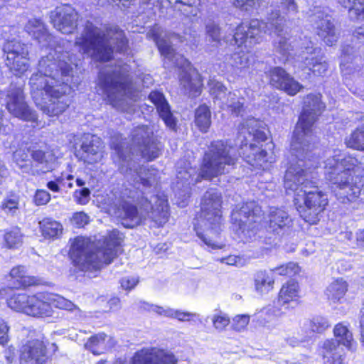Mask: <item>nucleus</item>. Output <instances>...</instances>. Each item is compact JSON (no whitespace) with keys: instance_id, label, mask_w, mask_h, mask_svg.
Wrapping results in <instances>:
<instances>
[{"instance_id":"obj_45","label":"nucleus","mask_w":364,"mask_h":364,"mask_svg":"<svg viewBox=\"0 0 364 364\" xmlns=\"http://www.w3.org/2000/svg\"><path fill=\"white\" fill-rule=\"evenodd\" d=\"M226 60L232 67L237 69L247 68L250 65L249 54L242 50L234 53Z\"/></svg>"},{"instance_id":"obj_21","label":"nucleus","mask_w":364,"mask_h":364,"mask_svg":"<svg viewBox=\"0 0 364 364\" xmlns=\"http://www.w3.org/2000/svg\"><path fill=\"white\" fill-rule=\"evenodd\" d=\"M79 15L70 6L57 7L50 13L51 22L58 31L70 34L76 29Z\"/></svg>"},{"instance_id":"obj_63","label":"nucleus","mask_w":364,"mask_h":364,"mask_svg":"<svg viewBox=\"0 0 364 364\" xmlns=\"http://www.w3.org/2000/svg\"><path fill=\"white\" fill-rule=\"evenodd\" d=\"M4 97H6V95L4 92L0 90V134L6 132V127L3 124V117H4V111L2 109V107L4 105L3 101L4 102Z\"/></svg>"},{"instance_id":"obj_9","label":"nucleus","mask_w":364,"mask_h":364,"mask_svg":"<svg viewBox=\"0 0 364 364\" xmlns=\"http://www.w3.org/2000/svg\"><path fill=\"white\" fill-rule=\"evenodd\" d=\"M130 71V66L124 63L115 65L99 74L98 85L106 100L122 112L127 111L137 97Z\"/></svg>"},{"instance_id":"obj_54","label":"nucleus","mask_w":364,"mask_h":364,"mask_svg":"<svg viewBox=\"0 0 364 364\" xmlns=\"http://www.w3.org/2000/svg\"><path fill=\"white\" fill-rule=\"evenodd\" d=\"M218 260L222 263L235 266H243L245 262L243 257L237 255H229L228 257H221L218 259Z\"/></svg>"},{"instance_id":"obj_15","label":"nucleus","mask_w":364,"mask_h":364,"mask_svg":"<svg viewBox=\"0 0 364 364\" xmlns=\"http://www.w3.org/2000/svg\"><path fill=\"white\" fill-rule=\"evenodd\" d=\"M6 65L16 75L24 73L29 68L28 47L17 39L6 41L3 46Z\"/></svg>"},{"instance_id":"obj_40","label":"nucleus","mask_w":364,"mask_h":364,"mask_svg":"<svg viewBox=\"0 0 364 364\" xmlns=\"http://www.w3.org/2000/svg\"><path fill=\"white\" fill-rule=\"evenodd\" d=\"M345 143L349 148L364 152V129L359 127L355 129L346 138Z\"/></svg>"},{"instance_id":"obj_52","label":"nucleus","mask_w":364,"mask_h":364,"mask_svg":"<svg viewBox=\"0 0 364 364\" xmlns=\"http://www.w3.org/2000/svg\"><path fill=\"white\" fill-rule=\"evenodd\" d=\"M90 191L87 188H82L74 192L73 198L75 201L80 205H85L90 200Z\"/></svg>"},{"instance_id":"obj_23","label":"nucleus","mask_w":364,"mask_h":364,"mask_svg":"<svg viewBox=\"0 0 364 364\" xmlns=\"http://www.w3.org/2000/svg\"><path fill=\"white\" fill-rule=\"evenodd\" d=\"M267 224V231L274 235L282 236L290 230L293 221L289 214L284 209L271 207Z\"/></svg>"},{"instance_id":"obj_29","label":"nucleus","mask_w":364,"mask_h":364,"mask_svg":"<svg viewBox=\"0 0 364 364\" xmlns=\"http://www.w3.org/2000/svg\"><path fill=\"white\" fill-rule=\"evenodd\" d=\"M299 284L293 280L284 284L280 289L277 301L278 306H280L285 311L294 309L298 304Z\"/></svg>"},{"instance_id":"obj_33","label":"nucleus","mask_w":364,"mask_h":364,"mask_svg":"<svg viewBox=\"0 0 364 364\" xmlns=\"http://www.w3.org/2000/svg\"><path fill=\"white\" fill-rule=\"evenodd\" d=\"M285 314L286 311L280 306H278L277 302H274L273 305H269L261 309L255 316L261 325L267 326L274 318Z\"/></svg>"},{"instance_id":"obj_13","label":"nucleus","mask_w":364,"mask_h":364,"mask_svg":"<svg viewBox=\"0 0 364 364\" xmlns=\"http://www.w3.org/2000/svg\"><path fill=\"white\" fill-rule=\"evenodd\" d=\"M154 41L161 55L169 61L171 65L183 70L180 74V83L185 92L193 96L200 94L202 87L200 76L193 68L191 63L183 56L175 52L168 39L156 36Z\"/></svg>"},{"instance_id":"obj_35","label":"nucleus","mask_w":364,"mask_h":364,"mask_svg":"<svg viewBox=\"0 0 364 364\" xmlns=\"http://www.w3.org/2000/svg\"><path fill=\"white\" fill-rule=\"evenodd\" d=\"M10 276L16 281V287H27L38 284L37 279L28 275L23 266L14 267L10 272Z\"/></svg>"},{"instance_id":"obj_38","label":"nucleus","mask_w":364,"mask_h":364,"mask_svg":"<svg viewBox=\"0 0 364 364\" xmlns=\"http://www.w3.org/2000/svg\"><path fill=\"white\" fill-rule=\"evenodd\" d=\"M195 124L200 132L206 133L208 131L211 124V112L207 105H200L196 109Z\"/></svg>"},{"instance_id":"obj_37","label":"nucleus","mask_w":364,"mask_h":364,"mask_svg":"<svg viewBox=\"0 0 364 364\" xmlns=\"http://www.w3.org/2000/svg\"><path fill=\"white\" fill-rule=\"evenodd\" d=\"M32 148H20L14 153V161L23 173H31L32 161L29 157Z\"/></svg>"},{"instance_id":"obj_28","label":"nucleus","mask_w":364,"mask_h":364,"mask_svg":"<svg viewBox=\"0 0 364 364\" xmlns=\"http://www.w3.org/2000/svg\"><path fill=\"white\" fill-rule=\"evenodd\" d=\"M25 30L43 47L54 46L53 37L48 32L44 23L37 18H32L25 26Z\"/></svg>"},{"instance_id":"obj_61","label":"nucleus","mask_w":364,"mask_h":364,"mask_svg":"<svg viewBox=\"0 0 364 364\" xmlns=\"http://www.w3.org/2000/svg\"><path fill=\"white\" fill-rule=\"evenodd\" d=\"M175 4H181L188 7H194L190 13L193 16L197 15L196 6L200 4V0H176Z\"/></svg>"},{"instance_id":"obj_2","label":"nucleus","mask_w":364,"mask_h":364,"mask_svg":"<svg viewBox=\"0 0 364 364\" xmlns=\"http://www.w3.org/2000/svg\"><path fill=\"white\" fill-rule=\"evenodd\" d=\"M77 66V58L60 46L50 48L38 63V73L30 78L31 94L36 106L48 116H56L68 107L66 95L70 90L68 83L73 69Z\"/></svg>"},{"instance_id":"obj_11","label":"nucleus","mask_w":364,"mask_h":364,"mask_svg":"<svg viewBox=\"0 0 364 364\" xmlns=\"http://www.w3.org/2000/svg\"><path fill=\"white\" fill-rule=\"evenodd\" d=\"M222 195L214 188L208 190L200 203V217L195 224L197 235L208 247L221 248L217 239L222 230Z\"/></svg>"},{"instance_id":"obj_60","label":"nucleus","mask_w":364,"mask_h":364,"mask_svg":"<svg viewBox=\"0 0 364 364\" xmlns=\"http://www.w3.org/2000/svg\"><path fill=\"white\" fill-rule=\"evenodd\" d=\"M350 16H355L358 19L364 18V0H357L355 7L350 10Z\"/></svg>"},{"instance_id":"obj_3","label":"nucleus","mask_w":364,"mask_h":364,"mask_svg":"<svg viewBox=\"0 0 364 364\" xmlns=\"http://www.w3.org/2000/svg\"><path fill=\"white\" fill-rule=\"evenodd\" d=\"M319 162L315 153L296 156L291 153L284 187L287 194H294V202L300 216L309 224H316L328 204L326 195L317 186L315 173Z\"/></svg>"},{"instance_id":"obj_7","label":"nucleus","mask_w":364,"mask_h":364,"mask_svg":"<svg viewBox=\"0 0 364 364\" xmlns=\"http://www.w3.org/2000/svg\"><path fill=\"white\" fill-rule=\"evenodd\" d=\"M75 45L81 54L97 62H107L112 58L113 45L119 53H124L128 50V40L122 30L117 26L99 28L89 21L76 37Z\"/></svg>"},{"instance_id":"obj_56","label":"nucleus","mask_w":364,"mask_h":364,"mask_svg":"<svg viewBox=\"0 0 364 364\" xmlns=\"http://www.w3.org/2000/svg\"><path fill=\"white\" fill-rule=\"evenodd\" d=\"M257 1V0H232L233 4L235 7L246 11H248L255 7Z\"/></svg>"},{"instance_id":"obj_34","label":"nucleus","mask_w":364,"mask_h":364,"mask_svg":"<svg viewBox=\"0 0 364 364\" xmlns=\"http://www.w3.org/2000/svg\"><path fill=\"white\" fill-rule=\"evenodd\" d=\"M274 279L272 272L259 271L255 276V290L259 294L268 293L273 289Z\"/></svg>"},{"instance_id":"obj_55","label":"nucleus","mask_w":364,"mask_h":364,"mask_svg":"<svg viewBox=\"0 0 364 364\" xmlns=\"http://www.w3.org/2000/svg\"><path fill=\"white\" fill-rule=\"evenodd\" d=\"M50 200V193L44 190H38L34 196V201L37 205H42L48 203Z\"/></svg>"},{"instance_id":"obj_16","label":"nucleus","mask_w":364,"mask_h":364,"mask_svg":"<svg viewBox=\"0 0 364 364\" xmlns=\"http://www.w3.org/2000/svg\"><path fill=\"white\" fill-rule=\"evenodd\" d=\"M301 52L298 55V61L301 67L307 68L314 75H323L328 68V64L322 53L321 48L314 46L312 41L306 38L301 43Z\"/></svg>"},{"instance_id":"obj_43","label":"nucleus","mask_w":364,"mask_h":364,"mask_svg":"<svg viewBox=\"0 0 364 364\" xmlns=\"http://www.w3.org/2000/svg\"><path fill=\"white\" fill-rule=\"evenodd\" d=\"M48 301H49L50 306H53L67 311L77 310L80 311L79 308L77 307L72 301L66 299L65 298L52 293L48 292Z\"/></svg>"},{"instance_id":"obj_36","label":"nucleus","mask_w":364,"mask_h":364,"mask_svg":"<svg viewBox=\"0 0 364 364\" xmlns=\"http://www.w3.org/2000/svg\"><path fill=\"white\" fill-rule=\"evenodd\" d=\"M348 284L342 278L334 279L327 287L326 294L333 302L339 301L346 294Z\"/></svg>"},{"instance_id":"obj_17","label":"nucleus","mask_w":364,"mask_h":364,"mask_svg":"<svg viewBox=\"0 0 364 364\" xmlns=\"http://www.w3.org/2000/svg\"><path fill=\"white\" fill-rule=\"evenodd\" d=\"M4 102L8 112L14 117L26 122L37 121L36 112L25 101L23 90L20 87H11L6 94Z\"/></svg>"},{"instance_id":"obj_8","label":"nucleus","mask_w":364,"mask_h":364,"mask_svg":"<svg viewBox=\"0 0 364 364\" xmlns=\"http://www.w3.org/2000/svg\"><path fill=\"white\" fill-rule=\"evenodd\" d=\"M141 211L137 207L126 200L107 198V211L116 217L127 228H134L140 225L148 216L156 226L166 224L169 218L168 200L164 196L154 195L149 200L142 197L139 201Z\"/></svg>"},{"instance_id":"obj_24","label":"nucleus","mask_w":364,"mask_h":364,"mask_svg":"<svg viewBox=\"0 0 364 364\" xmlns=\"http://www.w3.org/2000/svg\"><path fill=\"white\" fill-rule=\"evenodd\" d=\"M103 146L100 139L90 134H85L80 149L78 151L80 159L87 164L100 161L103 156Z\"/></svg>"},{"instance_id":"obj_27","label":"nucleus","mask_w":364,"mask_h":364,"mask_svg":"<svg viewBox=\"0 0 364 364\" xmlns=\"http://www.w3.org/2000/svg\"><path fill=\"white\" fill-rule=\"evenodd\" d=\"M48 292H40L30 297L26 314L37 317H48L52 315L53 309L48 301Z\"/></svg>"},{"instance_id":"obj_25","label":"nucleus","mask_w":364,"mask_h":364,"mask_svg":"<svg viewBox=\"0 0 364 364\" xmlns=\"http://www.w3.org/2000/svg\"><path fill=\"white\" fill-rule=\"evenodd\" d=\"M31 157L32 159V175L46 173L53 168L55 158L51 151L33 147L31 151Z\"/></svg>"},{"instance_id":"obj_46","label":"nucleus","mask_w":364,"mask_h":364,"mask_svg":"<svg viewBox=\"0 0 364 364\" xmlns=\"http://www.w3.org/2000/svg\"><path fill=\"white\" fill-rule=\"evenodd\" d=\"M272 34H275L277 36V39L274 41V48L276 51L283 56L288 55L289 51L292 50L293 46L288 42L287 37L283 36V31L279 33L272 32L270 35Z\"/></svg>"},{"instance_id":"obj_44","label":"nucleus","mask_w":364,"mask_h":364,"mask_svg":"<svg viewBox=\"0 0 364 364\" xmlns=\"http://www.w3.org/2000/svg\"><path fill=\"white\" fill-rule=\"evenodd\" d=\"M208 85L210 92L215 100V103L219 105L222 100H224L228 95L226 87L220 82L215 79H210Z\"/></svg>"},{"instance_id":"obj_50","label":"nucleus","mask_w":364,"mask_h":364,"mask_svg":"<svg viewBox=\"0 0 364 364\" xmlns=\"http://www.w3.org/2000/svg\"><path fill=\"white\" fill-rule=\"evenodd\" d=\"M271 272H276L280 275L291 277L299 272V267L296 263L289 262L270 270Z\"/></svg>"},{"instance_id":"obj_49","label":"nucleus","mask_w":364,"mask_h":364,"mask_svg":"<svg viewBox=\"0 0 364 364\" xmlns=\"http://www.w3.org/2000/svg\"><path fill=\"white\" fill-rule=\"evenodd\" d=\"M211 321L214 328L218 331H223L230 324L229 316L221 311L214 314L211 316Z\"/></svg>"},{"instance_id":"obj_57","label":"nucleus","mask_w":364,"mask_h":364,"mask_svg":"<svg viewBox=\"0 0 364 364\" xmlns=\"http://www.w3.org/2000/svg\"><path fill=\"white\" fill-rule=\"evenodd\" d=\"M72 223L76 227H82L88 223V216L83 212L75 213L72 217Z\"/></svg>"},{"instance_id":"obj_1","label":"nucleus","mask_w":364,"mask_h":364,"mask_svg":"<svg viewBox=\"0 0 364 364\" xmlns=\"http://www.w3.org/2000/svg\"><path fill=\"white\" fill-rule=\"evenodd\" d=\"M259 124L255 118H250L242 124L238 136L241 141L238 152L227 141H212L205 152L199 172L188 161H180L177 163L174 191L178 198H182L179 203L181 207L187 204L191 186L200 182L202 179L212 180L214 177L229 173L235 168L239 156L256 168H264L266 164L273 162L272 158L267 157V151L259 146L267 139L264 132L259 129Z\"/></svg>"},{"instance_id":"obj_53","label":"nucleus","mask_w":364,"mask_h":364,"mask_svg":"<svg viewBox=\"0 0 364 364\" xmlns=\"http://www.w3.org/2000/svg\"><path fill=\"white\" fill-rule=\"evenodd\" d=\"M250 322V316L247 314L237 315L232 319V328L237 331L244 329Z\"/></svg>"},{"instance_id":"obj_42","label":"nucleus","mask_w":364,"mask_h":364,"mask_svg":"<svg viewBox=\"0 0 364 364\" xmlns=\"http://www.w3.org/2000/svg\"><path fill=\"white\" fill-rule=\"evenodd\" d=\"M31 296L26 294H14L8 300L9 307L16 311L23 312L26 314L27 306L28 305Z\"/></svg>"},{"instance_id":"obj_20","label":"nucleus","mask_w":364,"mask_h":364,"mask_svg":"<svg viewBox=\"0 0 364 364\" xmlns=\"http://www.w3.org/2000/svg\"><path fill=\"white\" fill-rule=\"evenodd\" d=\"M49 358L44 342L40 339L27 341L20 349V364H48Z\"/></svg>"},{"instance_id":"obj_48","label":"nucleus","mask_w":364,"mask_h":364,"mask_svg":"<svg viewBox=\"0 0 364 364\" xmlns=\"http://www.w3.org/2000/svg\"><path fill=\"white\" fill-rule=\"evenodd\" d=\"M205 31L208 41L216 43H219L220 42V28L215 22H208L205 26Z\"/></svg>"},{"instance_id":"obj_10","label":"nucleus","mask_w":364,"mask_h":364,"mask_svg":"<svg viewBox=\"0 0 364 364\" xmlns=\"http://www.w3.org/2000/svg\"><path fill=\"white\" fill-rule=\"evenodd\" d=\"M122 238L119 230H113L106 239L105 247L93 252L87 240L77 237L71 243L70 257L73 264L82 271L100 269L104 264L111 263L117 257Z\"/></svg>"},{"instance_id":"obj_5","label":"nucleus","mask_w":364,"mask_h":364,"mask_svg":"<svg viewBox=\"0 0 364 364\" xmlns=\"http://www.w3.org/2000/svg\"><path fill=\"white\" fill-rule=\"evenodd\" d=\"M326 178L336 186V196L341 203L364 200L362 193L363 181L360 176L363 172L358 159L341 150H333L324 161Z\"/></svg>"},{"instance_id":"obj_58","label":"nucleus","mask_w":364,"mask_h":364,"mask_svg":"<svg viewBox=\"0 0 364 364\" xmlns=\"http://www.w3.org/2000/svg\"><path fill=\"white\" fill-rule=\"evenodd\" d=\"M138 282L139 279L134 277H124L120 281L121 287L125 290L134 289Z\"/></svg>"},{"instance_id":"obj_22","label":"nucleus","mask_w":364,"mask_h":364,"mask_svg":"<svg viewBox=\"0 0 364 364\" xmlns=\"http://www.w3.org/2000/svg\"><path fill=\"white\" fill-rule=\"evenodd\" d=\"M270 84L288 95L294 96L299 92L303 86L294 79L281 67H274L269 71Z\"/></svg>"},{"instance_id":"obj_30","label":"nucleus","mask_w":364,"mask_h":364,"mask_svg":"<svg viewBox=\"0 0 364 364\" xmlns=\"http://www.w3.org/2000/svg\"><path fill=\"white\" fill-rule=\"evenodd\" d=\"M233 117H243L245 113V99L239 90L229 92L226 98L218 105Z\"/></svg>"},{"instance_id":"obj_12","label":"nucleus","mask_w":364,"mask_h":364,"mask_svg":"<svg viewBox=\"0 0 364 364\" xmlns=\"http://www.w3.org/2000/svg\"><path fill=\"white\" fill-rule=\"evenodd\" d=\"M324 108L320 94L308 95L304 100L302 112L294 132L291 153L296 156H304V153H314L316 136L312 127L318 116Z\"/></svg>"},{"instance_id":"obj_41","label":"nucleus","mask_w":364,"mask_h":364,"mask_svg":"<svg viewBox=\"0 0 364 364\" xmlns=\"http://www.w3.org/2000/svg\"><path fill=\"white\" fill-rule=\"evenodd\" d=\"M23 235L20 228H11L6 230L4 236L5 244L9 248H18L23 243Z\"/></svg>"},{"instance_id":"obj_14","label":"nucleus","mask_w":364,"mask_h":364,"mask_svg":"<svg viewBox=\"0 0 364 364\" xmlns=\"http://www.w3.org/2000/svg\"><path fill=\"white\" fill-rule=\"evenodd\" d=\"M261 214L262 209L255 201L247 202L240 208L233 209L231 215L232 229L240 242H250L255 239V224Z\"/></svg>"},{"instance_id":"obj_6","label":"nucleus","mask_w":364,"mask_h":364,"mask_svg":"<svg viewBox=\"0 0 364 364\" xmlns=\"http://www.w3.org/2000/svg\"><path fill=\"white\" fill-rule=\"evenodd\" d=\"M299 13V6L295 0H279L272 2L266 18V21L252 19L242 22L237 28L234 34V41L238 47H245L259 43L260 33L271 34L272 32L279 33L284 31L285 22L294 18Z\"/></svg>"},{"instance_id":"obj_18","label":"nucleus","mask_w":364,"mask_h":364,"mask_svg":"<svg viewBox=\"0 0 364 364\" xmlns=\"http://www.w3.org/2000/svg\"><path fill=\"white\" fill-rule=\"evenodd\" d=\"M309 18L317 35L327 46H331L337 41L338 34L332 17L323 9L315 7L309 15Z\"/></svg>"},{"instance_id":"obj_64","label":"nucleus","mask_w":364,"mask_h":364,"mask_svg":"<svg viewBox=\"0 0 364 364\" xmlns=\"http://www.w3.org/2000/svg\"><path fill=\"white\" fill-rule=\"evenodd\" d=\"M360 343L364 347V306L360 310Z\"/></svg>"},{"instance_id":"obj_51","label":"nucleus","mask_w":364,"mask_h":364,"mask_svg":"<svg viewBox=\"0 0 364 364\" xmlns=\"http://www.w3.org/2000/svg\"><path fill=\"white\" fill-rule=\"evenodd\" d=\"M18 197L12 196L4 200L1 203V208L5 211V213L13 215L16 213L18 209Z\"/></svg>"},{"instance_id":"obj_47","label":"nucleus","mask_w":364,"mask_h":364,"mask_svg":"<svg viewBox=\"0 0 364 364\" xmlns=\"http://www.w3.org/2000/svg\"><path fill=\"white\" fill-rule=\"evenodd\" d=\"M330 326L327 318L318 315L309 321V328L312 332L321 333Z\"/></svg>"},{"instance_id":"obj_4","label":"nucleus","mask_w":364,"mask_h":364,"mask_svg":"<svg viewBox=\"0 0 364 364\" xmlns=\"http://www.w3.org/2000/svg\"><path fill=\"white\" fill-rule=\"evenodd\" d=\"M131 136L128 153H125L122 145L117 144L114 147L119 169L127 177L131 176L136 183H140L144 188H151L156 183L157 170L145 166H136L134 157L140 156L146 161H153L161 154L162 145L154 136L153 129L147 125L135 127Z\"/></svg>"},{"instance_id":"obj_39","label":"nucleus","mask_w":364,"mask_h":364,"mask_svg":"<svg viewBox=\"0 0 364 364\" xmlns=\"http://www.w3.org/2000/svg\"><path fill=\"white\" fill-rule=\"evenodd\" d=\"M40 228L45 238L58 237L63 232V225L51 218H45L40 222Z\"/></svg>"},{"instance_id":"obj_19","label":"nucleus","mask_w":364,"mask_h":364,"mask_svg":"<svg viewBox=\"0 0 364 364\" xmlns=\"http://www.w3.org/2000/svg\"><path fill=\"white\" fill-rule=\"evenodd\" d=\"M336 339L326 340L321 349V355L330 359V354L335 350L339 351V346L343 345L350 350L356 349L357 343L353 338L348 328L342 323L336 324L333 328Z\"/></svg>"},{"instance_id":"obj_32","label":"nucleus","mask_w":364,"mask_h":364,"mask_svg":"<svg viewBox=\"0 0 364 364\" xmlns=\"http://www.w3.org/2000/svg\"><path fill=\"white\" fill-rule=\"evenodd\" d=\"M142 307L146 310L151 311L161 316L177 318L180 321H187V317L196 315L190 312L181 311L171 308H164L157 305L149 304L146 302H143Z\"/></svg>"},{"instance_id":"obj_59","label":"nucleus","mask_w":364,"mask_h":364,"mask_svg":"<svg viewBox=\"0 0 364 364\" xmlns=\"http://www.w3.org/2000/svg\"><path fill=\"white\" fill-rule=\"evenodd\" d=\"M9 327L7 323L0 318V344L4 346L9 341L8 332Z\"/></svg>"},{"instance_id":"obj_31","label":"nucleus","mask_w":364,"mask_h":364,"mask_svg":"<svg viewBox=\"0 0 364 364\" xmlns=\"http://www.w3.org/2000/svg\"><path fill=\"white\" fill-rule=\"evenodd\" d=\"M116 341L107 336L105 333H97L89 338L85 343V348L95 355H100L114 348Z\"/></svg>"},{"instance_id":"obj_26","label":"nucleus","mask_w":364,"mask_h":364,"mask_svg":"<svg viewBox=\"0 0 364 364\" xmlns=\"http://www.w3.org/2000/svg\"><path fill=\"white\" fill-rule=\"evenodd\" d=\"M149 99L156 107L159 117L166 125L171 129H174L176 126V120L164 94L159 91H153L149 95Z\"/></svg>"},{"instance_id":"obj_62","label":"nucleus","mask_w":364,"mask_h":364,"mask_svg":"<svg viewBox=\"0 0 364 364\" xmlns=\"http://www.w3.org/2000/svg\"><path fill=\"white\" fill-rule=\"evenodd\" d=\"M65 186L63 180L60 178H58L55 181H51L48 182L47 187L51 191L58 193L60 191V186Z\"/></svg>"}]
</instances>
